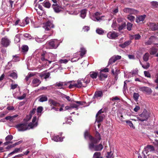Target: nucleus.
Returning a JSON list of instances; mask_svg holds the SVG:
<instances>
[{"label": "nucleus", "mask_w": 158, "mask_h": 158, "mask_svg": "<svg viewBox=\"0 0 158 158\" xmlns=\"http://www.w3.org/2000/svg\"><path fill=\"white\" fill-rule=\"evenodd\" d=\"M20 38H19V34H18L16 35L15 38V43H17L20 41Z\"/></svg>", "instance_id": "nucleus-53"}, {"label": "nucleus", "mask_w": 158, "mask_h": 158, "mask_svg": "<svg viewBox=\"0 0 158 158\" xmlns=\"http://www.w3.org/2000/svg\"><path fill=\"white\" fill-rule=\"evenodd\" d=\"M35 41L38 43H41L43 41L42 38H39L38 37H36L35 38Z\"/></svg>", "instance_id": "nucleus-59"}, {"label": "nucleus", "mask_w": 158, "mask_h": 158, "mask_svg": "<svg viewBox=\"0 0 158 158\" xmlns=\"http://www.w3.org/2000/svg\"><path fill=\"white\" fill-rule=\"evenodd\" d=\"M86 51L85 48L83 47L81 48L80 55L81 57L86 53Z\"/></svg>", "instance_id": "nucleus-35"}, {"label": "nucleus", "mask_w": 158, "mask_h": 158, "mask_svg": "<svg viewBox=\"0 0 158 158\" xmlns=\"http://www.w3.org/2000/svg\"><path fill=\"white\" fill-rule=\"evenodd\" d=\"M117 117L120 121L122 122L124 121V118L121 113H119L117 114Z\"/></svg>", "instance_id": "nucleus-40"}, {"label": "nucleus", "mask_w": 158, "mask_h": 158, "mask_svg": "<svg viewBox=\"0 0 158 158\" xmlns=\"http://www.w3.org/2000/svg\"><path fill=\"white\" fill-rule=\"evenodd\" d=\"M18 116V115H17V114L15 115L14 116H11V118L10 119V121L11 122H13V121L15 120L14 118L15 117H17Z\"/></svg>", "instance_id": "nucleus-63"}, {"label": "nucleus", "mask_w": 158, "mask_h": 158, "mask_svg": "<svg viewBox=\"0 0 158 158\" xmlns=\"http://www.w3.org/2000/svg\"><path fill=\"white\" fill-rule=\"evenodd\" d=\"M150 117V113L146 110H144L141 114L136 116V118L138 120L141 122H143L147 121Z\"/></svg>", "instance_id": "nucleus-3"}, {"label": "nucleus", "mask_w": 158, "mask_h": 158, "mask_svg": "<svg viewBox=\"0 0 158 158\" xmlns=\"http://www.w3.org/2000/svg\"><path fill=\"white\" fill-rule=\"evenodd\" d=\"M132 26V24L129 23H128L127 24V29L129 31L131 30V27Z\"/></svg>", "instance_id": "nucleus-57"}, {"label": "nucleus", "mask_w": 158, "mask_h": 158, "mask_svg": "<svg viewBox=\"0 0 158 158\" xmlns=\"http://www.w3.org/2000/svg\"><path fill=\"white\" fill-rule=\"evenodd\" d=\"M55 86L60 87V89L63 88V82H59L56 83Z\"/></svg>", "instance_id": "nucleus-47"}, {"label": "nucleus", "mask_w": 158, "mask_h": 158, "mask_svg": "<svg viewBox=\"0 0 158 158\" xmlns=\"http://www.w3.org/2000/svg\"><path fill=\"white\" fill-rule=\"evenodd\" d=\"M43 110V108L42 106H39L37 109V115L40 116L41 114V112Z\"/></svg>", "instance_id": "nucleus-33"}, {"label": "nucleus", "mask_w": 158, "mask_h": 158, "mask_svg": "<svg viewBox=\"0 0 158 158\" xmlns=\"http://www.w3.org/2000/svg\"><path fill=\"white\" fill-rule=\"evenodd\" d=\"M40 83V80L36 78H34L32 81L33 85L34 87L38 86Z\"/></svg>", "instance_id": "nucleus-20"}, {"label": "nucleus", "mask_w": 158, "mask_h": 158, "mask_svg": "<svg viewBox=\"0 0 158 158\" xmlns=\"http://www.w3.org/2000/svg\"><path fill=\"white\" fill-rule=\"evenodd\" d=\"M74 102L76 103H72L70 106H66L65 107V109L66 110H70L73 108L75 109L76 110L78 109V107L80 106L83 105L85 103L84 102L81 101H75Z\"/></svg>", "instance_id": "nucleus-5"}, {"label": "nucleus", "mask_w": 158, "mask_h": 158, "mask_svg": "<svg viewBox=\"0 0 158 158\" xmlns=\"http://www.w3.org/2000/svg\"><path fill=\"white\" fill-rule=\"evenodd\" d=\"M140 61V64L142 65V67L145 69H148L150 66V64L149 63H147V64L145 65H143L142 64L141 62Z\"/></svg>", "instance_id": "nucleus-54"}, {"label": "nucleus", "mask_w": 158, "mask_h": 158, "mask_svg": "<svg viewBox=\"0 0 158 158\" xmlns=\"http://www.w3.org/2000/svg\"><path fill=\"white\" fill-rule=\"evenodd\" d=\"M140 109V107L138 106H136L135 107L134 109V111L135 112H137Z\"/></svg>", "instance_id": "nucleus-64"}, {"label": "nucleus", "mask_w": 158, "mask_h": 158, "mask_svg": "<svg viewBox=\"0 0 158 158\" xmlns=\"http://www.w3.org/2000/svg\"><path fill=\"white\" fill-rule=\"evenodd\" d=\"M49 53H47L45 52H44L41 54V59L43 61H48V59H49L50 57L47 55Z\"/></svg>", "instance_id": "nucleus-14"}, {"label": "nucleus", "mask_w": 158, "mask_h": 158, "mask_svg": "<svg viewBox=\"0 0 158 158\" xmlns=\"http://www.w3.org/2000/svg\"><path fill=\"white\" fill-rule=\"evenodd\" d=\"M126 122L128 124V125L131 128H134L135 127L134 125L132 123L131 121L130 120H127L126 121Z\"/></svg>", "instance_id": "nucleus-51"}, {"label": "nucleus", "mask_w": 158, "mask_h": 158, "mask_svg": "<svg viewBox=\"0 0 158 158\" xmlns=\"http://www.w3.org/2000/svg\"><path fill=\"white\" fill-rule=\"evenodd\" d=\"M116 61V60L114 59V56H113L111 58L109 61L108 65L112 64Z\"/></svg>", "instance_id": "nucleus-42"}, {"label": "nucleus", "mask_w": 158, "mask_h": 158, "mask_svg": "<svg viewBox=\"0 0 158 158\" xmlns=\"http://www.w3.org/2000/svg\"><path fill=\"white\" fill-rule=\"evenodd\" d=\"M131 41L130 40L127 41L123 43L119 44L120 47L122 48H124L128 46L131 43Z\"/></svg>", "instance_id": "nucleus-22"}, {"label": "nucleus", "mask_w": 158, "mask_h": 158, "mask_svg": "<svg viewBox=\"0 0 158 158\" xmlns=\"http://www.w3.org/2000/svg\"><path fill=\"white\" fill-rule=\"evenodd\" d=\"M22 150L21 148H15L13 151L11 152L8 154V156H10L11 155H12L15 153H17L18 152H22Z\"/></svg>", "instance_id": "nucleus-28"}, {"label": "nucleus", "mask_w": 158, "mask_h": 158, "mask_svg": "<svg viewBox=\"0 0 158 158\" xmlns=\"http://www.w3.org/2000/svg\"><path fill=\"white\" fill-rule=\"evenodd\" d=\"M8 113V112L7 111L1 112L0 114V117H4V116L7 114Z\"/></svg>", "instance_id": "nucleus-61"}, {"label": "nucleus", "mask_w": 158, "mask_h": 158, "mask_svg": "<svg viewBox=\"0 0 158 158\" xmlns=\"http://www.w3.org/2000/svg\"><path fill=\"white\" fill-rule=\"evenodd\" d=\"M156 79L154 80V82L157 84V86L155 87L156 89H158V73H157L155 75Z\"/></svg>", "instance_id": "nucleus-44"}, {"label": "nucleus", "mask_w": 158, "mask_h": 158, "mask_svg": "<svg viewBox=\"0 0 158 158\" xmlns=\"http://www.w3.org/2000/svg\"><path fill=\"white\" fill-rule=\"evenodd\" d=\"M145 17L146 15H145L139 16L137 17L136 21L137 23H139L141 21H143L144 20Z\"/></svg>", "instance_id": "nucleus-19"}, {"label": "nucleus", "mask_w": 158, "mask_h": 158, "mask_svg": "<svg viewBox=\"0 0 158 158\" xmlns=\"http://www.w3.org/2000/svg\"><path fill=\"white\" fill-rule=\"evenodd\" d=\"M148 25L150 29L152 31H154L158 29V23L156 24L153 23H150Z\"/></svg>", "instance_id": "nucleus-16"}, {"label": "nucleus", "mask_w": 158, "mask_h": 158, "mask_svg": "<svg viewBox=\"0 0 158 158\" xmlns=\"http://www.w3.org/2000/svg\"><path fill=\"white\" fill-rule=\"evenodd\" d=\"M52 7L54 11L56 13H58L61 10V8L58 6L57 4H53Z\"/></svg>", "instance_id": "nucleus-18"}, {"label": "nucleus", "mask_w": 158, "mask_h": 158, "mask_svg": "<svg viewBox=\"0 0 158 158\" xmlns=\"http://www.w3.org/2000/svg\"><path fill=\"white\" fill-rule=\"evenodd\" d=\"M48 102L51 106H57L59 105L58 103L52 99H49Z\"/></svg>", "instance_id": "nucleus-25"}, {"label": "nucleus", "mask_w": 158, "mask_h": 158, "mask_svg": "<svg viewBox=\"0 0 158 158\" xmlns=\"http://www.w3.org/2000/svg\"><path fill=\"white\" fill-rule=\"evenodd\" d=\"M118 35V33L114 31H110L108 32L107 35V37L110 39H114Z\"/></svg>", "instance_id": "nucleus-13"}, {"label": "nucleus", "mask_w": 158, "mask_h": 158, "mask_svg": "<svg viewBox=\"0 0 158 158\" xmlns=\"http://www.w3.org/2000/svg\"><path fill=\"white\" fill-rule=\"evenodd\" d=\"M155 150V148L153 146L151 145H148L144 148V150L142 152V153L144 155L143 158H146V155H149V152H151Z\"/></svg>", "instance_id": "nucleus-6"}, {"label": "nucleus", "mask_w": 158, "mask_h": 158, "mask_svg": "<svg viewBox=\"0 0 158 158\" xmlns=\"http://www.w3.org/2000/svg\"><path fill=\"white\" fill-rule=\"evenodd\" d=\"M132 75L133 76L137 74L138 72V70L137 69H135L131 71Z\"/></svg>", "instance_id": "nucleus-55"}, {"label": "nucleus", "mask_w": 158, "mask_h": 158, "mask_svg": "<svg viewBox=\"0 0 158 158\" xmlns=\"http://www.w3.org/2000/svg\"><path fill=\"white\" fill-rule=\"evenodd\" d=\"M13 138V137L11 135H8L6 138L5 139L6 141H10L12 140Z\"/></svg>", "instance_id": "nucleus-50"}, {"label": "nucleus", "mask_w": 158, "mask_h": 158, "mask_svg": "<svg viewBox=\"0 0 158 158\" xmlns=\"http://www.w3.org/2000/svg\"><path fill=\"white\" fill-rule=\"evenodd\" d=\"M96 32L99 34H102L104 32V31L101 28H98L96 30Z\"/></svg>", "instance_id": "nucleus-48"}, {"label": "nucleus", "mask_w": 158, "mask_h": 158, "mask_svg": "<svg viewBox=\"0 0 158 158\" xmlns=\"http://www.w3.org/2000/svg\"><path fill=\"white\" fill-rule=\"evenodd\" d=\"M151 4L153 6L155 7L158 6V2L156 1H153L151 2Z\"/></svg>", "instance_id": "nucleus-60"}, {"label": "nucleus", "mask_w": 158, "mask_h": 158, "mask_svg": "<svg viewBox=\"0 0 158 158\" xmlns=\"http://www.w3.org/2000/svg\"><path fill=\"white\" fill-rule=\"evenodd\" d=\"M139 89L140 91L145 92L148 94H150L152 92V90L151 89L147 87H141L139 88Z\"/></svg>", "instance_id": "nucleus-12"}, {"label": "nucleus", "mask_w": 158, "mask_h": 158, "mask_svg": "<svg viewBox=\"0 0 158 158\" xmlns=\"http://www.w3.org/2000/svg\"><path fill=\"white\" fill-rule=\"evenodd\" d=\"M69 60L67 59H60L59 60V62L61 64L64 63L66 64L68 61Z\"/></svg>", "instance_id": "nucleus-56"}, {"label": "nucleus", "mask_w": 158, "mask_h": 158, "mask_svg": "<svg viewBox=\"0 0 158 158\" xmlns=\"http://www.w3.org/2000/svg\"><path fill=\"white\" fill-rule=\"evenodd\" d=\"M9 76L14 79H16L17 77V74L15 72L11 73Z\"/></svg>", "instance_id": "nucleus-46"}, {"label": "nucleus", "mask_w": 158, "mask_h": 158, "mask_svg": "<svg viewBox=\"0 0 158 158\" xmlns=\"http://www.w3.org/2000/svg\"><path fill=\"white\" fill-rule=\"evenodd\" d=\"M96 138H93L90 136L87 131L85 132L84 136L85 139L88 138L90 140V142L89 143V148L91 150L95 151H100L103 148V146L101 144L96 145L99 142L101 139L99 133L98 132L96 133Z\"/></svg>", "instance_id": "nucleus-1"}, {"label": "nucleus", "mask_w": 158, "mask_h": 158, "mask_svg": "<svg viewBox=\"0 0 158 158\" xmlns=\"http://www.w3.org/2000/svg\"><path fill=\"white\" fill-rule=\"evenodd\" d=\"M10 43V40L6 37L2 38L1 44L2 46L6 47L8 46Z\"/></svg>", "instance_id": "nucleus-10"}, {"label": "nucleus", "mask_w": 158, "mask_h": 158, "mask_svg": "<svg viewBox=\"0 0 158 158\" xmlns=\"http://www.w3.org/2000/svg\"><path fill=\"white\" fill-rule=\"evenodd\" d=\"M150 53L152 55H154L156 52V50L154 48H152L150 51Z\"/></svg>", "instance_id": "nucleus-58"}, {"label": "nucleus", "mask_w": 158, "mask_h": 158, "mask_svg": "<svg viewBox=\"0 0 158 158\" xmlns=\"http://www.w3.org/2000/svg\"><path fill=\"white\" fill-rule=\"evenodd\" d=\"M149 54L148 53H146L143 56V60L145 61H147L149 59Z\"/></svg>", "instance_id": "nucleus-39"}, {"label": "nucleus", "mask_w": 158, "mask_h": 158, "mask_svg": "<svg viewBox=\"0 0 158 158\" xmlns=\"http://www.w3.org/2000/svg\"><path fill=\"white\" fill-rule=\"evenodd\" d=\"M98 76L101 80H103L107 77V75L105 73H103L102 72L100 71L99 74Z\"/></svg>", "instance_id": "nucleus-21"}, {"label": "nucleus", "mask_w": 158, "mask_h": 158, "mask_svg": "<svg viewBox=\"0 0 158 158\" xmlns=\"http://www.w3.org/2000/svg\"><path fill=\"white\" fill-rule=\"evenodd\" d=\"M101 153L100 152H95L94 154L93 157L94 158H103L101 156Z\"/></svg>", "instance_id": "nucleus-36"}, {"label": "nucleus", "mask_w": 158, "mask_h": 158, "mask_svg": "<svg viewBox=\"0 0 158 158\" xmlns=\"http://www.w3.org/2000/svg\"><path fill=\"white\" fill-rule=\"evenodd\" d=\"M144 73L145 77H151V75L148 72L145 71H144Z\"/></svg>", "instance_id": "nucleus-62"}, {"label": "nucleus", "mask_w": 158, "mask_h": 158, "mask_svg": "<svg viewBox=\"0 0 158 158\" xmlns=\"http://www.w3.org/2000/svg\"><path fill=\"white\" fill-rule=\"evenodd\" d=\"M30 19L28 17H26L25 19L23 21V22L19 24V25L22 27H24L25 24H27L29 22Z\"/></svg>", "instance_id": "nucleus-23"}, {"label": "nucleus", "mask_w": 158, "mask_h": 158, "mask_svg": "<svg viewBox=\"0 0 158 158\" xmlns=\"http://www.w3.org/2000/svg\"><path fill=\"white\" fill-rule=\"evenodd\" d=\"M43 5L45 7L49 8L51 6V4L49 2L44 1L43 3Z\"/></svg>", "instance_id": "nucleus-34"}, {"label": "nucleus", "mask_w": 158, "mask_h": 158, "mask_svg": "<svg viewBox=\"0 0 158 158\" xmlns=\"http://www.w3.org/2000/svg\"><path fill=\"white\" fill-rule=\"evenodd\" d=\"M47 56H48L50 57V59L52 61H54L56 56V55H55L51 53H49L48 55H47Z\"/></svg>", "instance_id": "nucleus-30"}, {"label": "nucleus", "mask_w": 158, "mask_h": 158, "mask_svg": "<svg viewBox=\"0 0 158 158\" xmlns=\"http://www.w3.org/2000/svg\"><path fill=\"white\" fill-rule=\"evenodd\" d=\"M141 38V36L139 34L135 35H132L130 36V39H134L135 40H138Z\"/></svg>", "instance_id": "nucleus-31"}, {"label": "nucleus", "mask_w": 158, "mask_h": 158, "mask_svg": "<svg viewBox=\"0 0 158 158\" xmlns=\"http://www.w3.org/2000/svg\"><path fill=\"white\" fill-rule=\"evenodd\" d=\"M54 27V25L50 21H48L44 24L43 27L47 31L50 30V29L53 28Z\"/></svg>", "instance_id": "nucleus-11"}, {"label": "nucleus", "mask_w": 158, "mask_h": 158, "mask_svg": "<svg viewBox=\"0 0 158 158\" xmlns=\"http://www.w3.org/2000/svg\"><path fill=\"white\" fill-rule=\"evenodd\" d=\"M123 11L124 12L132 14H135L137 12V10L135 9L130 8H125L123 9Z\"/></svg>", "instance_id": "nucleus-15"}, {"label": "nucleus", "mask_w": 158, "mask_h": 158, "mask_svg": "<svg viewBox=\"0 0 158 158\" xmlns=\"http://www.w3.org/2000/svg\"><path fill=\"white\" fill-rule=\"evenodd\" d=\"M102 109H100L96 115V119L98 123L101 122L105 117V115L102 114Z\"/></svg>", "instance_id": "nucleus-8"}, {"label": "nucleus", "mask_w": 158, "mask_h": 158, "mask_svg": "<svg viewBox=\"0 0 158 158\" xmlns=\"http://www.w3.org/2000/svg\"><path fill=\"white\" fill-rule=\"evenodd\" d=\"M72 82H71L69 84V87L70 89H71L72 88L76 87H77V84L74 83V81H72Z\"/></svg>", "instance_id": "nucleus-43"}, {"label": "nucleus", "mask_w": 158, "mask_h": 158, "mask_svg": "<svg viewBox=\"0 0 158 158\" xmlns=\"http://www.w3.org/2000/svg\"><path fill=\"white\" fill-rule=\"evenodd\" d=\"M36 111V109L34 108L31 110L30 112V114L28 116H27V120H29L31 118L32 115H33L35 112Z\"/></svg>", "instance_id": "nucleus-27"}, {"label": "nucleus", "mask_w": 158, "mask_h": 158, "mask_svg": "<svg viewBox=\"0 0 158 158\" xmlns=\"http://www.w3.org/2000/svg\"><path fill=\"white\" fill-rule=\"evenodd\" d=\"M50 75L49 73L43 72L40 75V76L45 79L48 78Z\"/></svg>", "instance_id": "nucleus-26"}, {"label": "nucleus", "mask_w": 158, "mask_h": 158, "mask_svg": "<svg viewBox=\"0 0 158 158\" xmlns=\"http://www.w3.org/2000/svg\"><path fill=\"white\" fill-rule=\"evenodd\" d=\"M90 81V78L89 77H86L84 79H79L77 81V87L81 88L85 87Z\"/></svg>", "instance_id": "nucleus-4"}, {"label": "nucleus", "mask_w": 158, "mask_h": 158, "mask_svg": "<svg viewBox=\"0 0 158 158\" xmlns=\"http://www.w3.org/2000/svg\"><path fill=\"white\" fill-rule=\"evenodd\" d=\"M154 36H151L150 38L149 39L148 41L146 42L145 43V44L147 45H150L152 44V42H153V39H154Z\"/></svg>", "instance_id": "nucleus-37"}, {"label": "nucleus", "mask_w": 158, "mask_h": 158, "mask_svg": "<svg viewBox=\"0 0 158 158\" xmlns=\"http://www.w3.org/2000/svg\"><path fill=\"white\" fill-rule=\"evenodd\" d=\"M90 75L92 78H96L97 76V73L94 72H92L90 73Z\"/></svg>", "instance_id": "nucleus-38"}, {"label": "nucleus", "mask_w": 158, "mask_h": 158, "mask_svg": "<svg viewBox=\"0 0 158 158\" xmlns=\"http://www.w3.org/2000/svg\"><path fill=\"white\" fill-rule=\"evenodd\" d=\"M103 96V94L102 91H98L95 92L93 98L97 99H100Z\"/></svg>", "instance_id": "nucleus-17"}, {"label": "nucleus", "mask_w": 158, "mask_h": 158, "mask_svg": "<svg viewBox=\"0 0 158 158\" xmlns=\"http://www.w3.org/2000/svg\"><path fill=\"white\" fill-rule=\"evenodd\" d=\"M52 140L56 142L62 141H63V139L60 138L58 135H56L52 138Z\"/></svg>", "instance_id": "nucleus-29"}, {"label": "nucleus", "mask_w": 158, "mask_h": 158, "mask_svg": "<svg viewBox=\"0 0 158 158\" xmlns=\"http://www.w3.org/2000/svg\"><path fill=\"white\" fill-rule=\"evenodd\" d=\"M139 97V94L137 93H134L133 94V98L135 101H137L138 100Z\"/></svg>", "instance_id": "nucleus-49"}, {"label": "nucleus", "mask_w": 158, "mask_h": 158, "mask_svg": "<svg viewBox=\"0 0 158 158\" xmlns=\"http://www.w3.org/2000/svg\"><path fill=\"white\" fill-rule=\"evenodd\" d=\"M127 19L131 22H132L134 21L135 17L133 16L129 15H128Z\"/></svg>", "instance_id": "nucleus-45"}, {"label": "nucleus", "mask_w": 158, "mask_h": 158, "mask_svg": "<svg viewBox=\"0 0 158 158\" xmlns=\"http://www.w3.org/2000/svg\"><path fill=\"white\" fill-rule=\"evenodd\" d=\"M50 31L51 32L50 35H44L42 37V38L43 40V41L44 40H46L47 38L48 37L51 36L53 34V31L52 30H51Z\"/></svg>", "instance_id": "nucleus-41"}, {"label": "nucleus", "mask_w": 158, "mask_h": 158, "mask_svg": "<svg viewBox=\"0 0 158 158\" xmlns=\"http://www.w3.org/2000/svg\"><path fill=\"white\" fill-rule=\"evenodd\" d=\"M60 42L57 39L51 40L48 43L50 48L56 49L57 48L60 44Z\"/></svg>", "instance_id": "nucleus-7"}, {"label": "nucleus", "mask_w": 158, "mask_h": 158, "mask_svg": "<svg viewBox=\"0 0 158 158\" xmlns=\"http://www.w3.org/2000/svg\"><path fill=\"white\" fill-rule=\"evenodd\" d=\"M28 47L26 45H23L22 47V50L23 52H25L28 51Z\"/></svg>", "instance_id": "nucleus-52"}, {"label": "nucleus", "mask_w": 158, "mask_h": 158, "mask_svg": "<svg viewBox=\"0 0 158 158\" xmlns=\"http://www.w3.org/2000/svg\"><path fill=\"white\" fill-rule=\"evenodd\" d=\"M37 118L36 116L34 117L31 122L28 125L26 123H21L16 125V127L19 131H23L27 129H33L37 126L38 123L36 121Z\"/></svg>", "instance_id": "nucleus-2"}, {"label": "nucleus", "mask_w": 158, "mask_h": 158, "mask_svg": "<svg viewBox=\"0 0 158 158\" xmlns=\"http://www.w3.org/2000/svg\"><path fill=\"white\" fill-rule=\"evenodd\" d=\"M87 10L86 9H84L81 11V17L83 19H84L86 16Z\"/></svg>", "instance_id": "nucleus-32"}, {"label": "nucleus", "mask_w": 158, "mask_h": 158, "mask_svg": "<svg viewBox=\"0 0 158 158\" xmlns=\"http://www.w3.org/2000/svg\"><path fill=\"white\" fill-rule=\"evenodd\" d=\"M100 13L97 12L93 14L90 17L94 21H100L102 20V18L104 16H100Z\"/></svg>", "instance_id": "nucleus-9"}, {"label": "nucleus", "mask_w": 158, "mask_h": 158, "mask_svg": "<svg viewBox=\"0 0 158 158\" xmlns=\"http://www.w3.org/2000/svg\"><path fill=\"white\" fill-rule=\"evenodd\" d=\"M39 101L41 102L46 101L48 100L47 96L45 95H42L39 97Z\"/></svg>", "instance_id": "nucleus-24"}]
</instances>
